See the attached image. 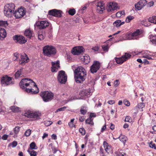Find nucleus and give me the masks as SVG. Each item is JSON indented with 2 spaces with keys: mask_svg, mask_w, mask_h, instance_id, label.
I'll list each match as a JSON object with an SVG mask.
<instances>
[{
  "mask_svg": "<svg viewBox=\"0 0 156 156\" xmlns=\"http://www.w3.org/2000/svg\"><path fill=\"white\" fill-rule=\"evenodd\" d=\"M48 13L50 15L57 17H61L62 15L61 11L56 9L49 11Z\"/></svg>",
  "mask_w": 156,
  "mask_h": 156,
  "instance_id": "nucleus-16",
  "label": "nucleus"
},
{
  "mask_svg": "<svg viewBox=\"0 0 156 156\" xmlns=\"http://www.w3.org/2000/svg\"><path fill=\"white\" fill-rule=\"evenodd\" d=\"M17 143L16 141H14L11 143H10L9 144V146H12V147H16L17 145Z\"/></svg>",
  "mask_w": 156,
  "mask_h": 156,
  "instance_id": "nucleus-49",
  "label": "nucleus"
},
{
  "mask_svg": "<svg viewBox=\"0 0 156 156\" xmlns=\"http://www.w3.org/2000/svg\"><path fill=\"white\" fill-rule=\"evenodd\" d=\"M1 82L3 86H6L14 83V81L12 80V78L7 76H3L2 78Z\"/></svg>",
  "mask_w": 156,
  "mask_h": 156,
  "instance_id": "nucleus-7",
  "label": "nucleus"
},
{
  "mask_svg": "<svg viewBox=\"0 0 156 156\" xmlns=\"http://www.w3.org/2000/svg\"><path fill=\"white\" fill-rule=\"evenodd\" d=\"M44 55L48 57L55 55L56 53V50L54 47L51 45H46L43 49Z\"/></svg>",
  "mask_w": 156,
  "mask_h": 156,
  "instance_id": "nucleus-4",
  "label": "nucleus"
},
{
  "mask_svg": "<svg viewBox=\"0 0 156 156\" xmlns=\"http://www.w3.org/2000/svg\"><path fill=\"white\" fill-rule=\"evenodd\" d=\"M7 33L5 29L0 28V40H3L6 37Z\"/></svg>",
  "mask_w": 156,
  "mask_h": 156,
  "instance_id": "nucleus-24",
  "label": "nucleus"
},
{
  "mask_svg": "<svg viewBox=\"0 0 156 156\" xmlns=\"http://www.w3.org/2000/svg\"><path fill=\"white\" fill-rule=\"evenodd\" d=\"M45 35L44 32H39L38 34V39L40 40H43L45 37Z\"/></svg>",
  "mask_w": 156,
  "mask_h": 156,
  "instance_id": "nucleus-36",
  "label": "nucleus"
},
{
  "mask_svg": "<svg viewBox=\"0 0 156 156\" xmlns=\"http://www.w3.org/2000/svg\"><path fill=\"white\" fill-rule=\"evenodd\" d=\"M14 76L15 78L16 79L20 78L24 76L23 68H21L17 70L15 73Z\"/></svg>",
  "mask_w": 156,
  "mask_h": 156,
  "instance_id": "nucleus-20",
  "label": "nucleus"
},
{
  "mask_svg": "<svg viewBox=\"0 0 156 156\" xmlns=\"http://www.w3.org/2000/svg\"><path fill=\"white\" fill-rule=\"evenodd\" d=\"M145 105L144 103H139L137 106H136L135 108H138L139 109L140 108H143L144 107Z\"/></svg>",
  "mask_w": 156,
  "mask_h": 156,
  "instance_id": "nucleus-46",
  "label": "nucleus"
},
{
  "mask_svg": "<svg viewBox=\"0 0 156 156\" xmlns=\"http://www.w3.org/2000/svg\"><path fill=\"white\" fill-rule=\"evenodd\" d=\"M8 25V23L7 21H0V26L7 27Z\"/></svg>",
  "mask_w": 156,
  "mask_h": 156,
  "instance_id": "nucleus-45",
  "label": "nucleus"
},
{
  "mask_svg": "<svg viewBox=\"0 0 156 156\" xmlns=\"http://www.w3.org/2000/svg\"><path fill=\"white\" fill-rule=\"evenodd\" d=\"M31 130L29 129H27L25 131V135L26 136H29L31 134Z\"/></svg>",
  "mask_w": 156,
  "mask_h": 156,
  "instance_id": "nucleus-51",
  "label": "nucleus"
},
{
  "mask_svg": "<svg viewBox=\"0 0 156 156\" xmlns=\"http://www.w3.org/2000/svg\"><path fill=\"white\" fill-rule=\"evenodd\" d=\"M37 148L36 144L34 142H32L30 145V147L28 149H30L31 150H36Z\"/></svg>",
  "mask_w": 156,
  "mask_h": 156,
  "instance_id": "nucleus-37",
  "label": "nucleus"
},
{
  "mask_svg": "<svg viewBox=\"0 0 156 156\" xmlns=\"http://www.w3.org/2000/svg\"><path fill=\"white\" fill-rule=\"evenodd\" d=\"M142 54V57L146 58L148 59H153L151 55H149L147 54L146 51H142L141 52Z\"/></svg>",
  "mask_w": 156,
  "mask_h": 156,
  "instance_id": "nucleus-35",
  "label": "nucleus"
},
{
  "mask_svg": "<svg viewBox=\"0 0 156 156\" xmlns=\"http://www.w3.org/2000/svg\"><path fill=\"white\" fill-rule=\"evenodd\" d=\"M32 32L29 29L25 30L24 32V35L28 38H30L32 36Z\"/></svg>",
  "mask_w": 156,
  "mask_h": 156,
  "instance_id": "nucleus-32",
  "label": "nucleus"
},
{
  "mask_svg": "<svg viewBox=\"0 0 156 156\" xmlns=\"http://www.w3.org/2000/svg\"><path fill=\"white\" fill-rule=\"evenodd\" d=\"M124 21L122 22L120 20H117L114 22L113 24L115 27H119L124 24Z\"/></svg>",
  "mask_w": 156,
  "mask_h": 156,
  "instance_id": "nucleus-27",
  "label": "nucleus"
},
{
  "mask_svg": "<svg viewBox=\"0 0 156 156\" xmlns=\"http://www.w3.org/2000/svg\"><path fill=\"white\" fill-rule=\"evenodd\" d=\"M2 102L1 100H0V113L4 112L5 110V107L4 106H2Z\"/></svg>",
  "mask_w": 156,
  "mask_h": 156,
  "instance_id": "nucleus-44",
  "label": "nucleus"
},
{
  "mask_svg": "<svg viewBox=\"0 0 156 156\" xmlns=\"http://www.w3.org/2000/svg\"><path fill=\"white\" fill-rule=\"evenodd\" d=\"M13 39L16 42L20 44H24L27 41L25 37L21 35H16L13 37Z\"/></svg>",
  "mask_w": 156,
  "mask_h": 156,
  "instance_id": "nucleus-13",
  "label": "nucleus"
},
{
  "mask_svg": "<svg viewBox=\"0 0 156 156\" xmlns=\"http://www.w3.org/2000/svg\"><path fill=\"white\" fill-rule=\"evenodd\" d=\"M69 14L71 15H74L76 13V10L74 9H71L68 11Z\"/></svg>",
  "mask_w": 156,
  "mask_h": 156,
  "instance_id": "nucleus-47",
  "label": "nucleus"
},
{
  "mask_svg": "<svg viewBox=\"0 0 156 156\" xmlns=\"http://www.w3.org/2000/svg\"><path fill=\"white\" fill-rule=\"evenodd\" d=\"M100 63L98 61H94L93 64L91 66L90 71L91 72L94 73H96L100 68Z\"/></svg>",
  "mask_w": 156,
  "mask_h": 156,
  "instance_id": "nucleus-14",
  "label": "nucleus"
},
{
  "mask_svg": "<svg viewBox=\"0 0 156 156\" xmlns=\"http://www.w3.org/2000/svg\"><path fill=\"white\" fill-rule=\"evenodd\" d=\"M87 111V108L85 106L82 107L80 109L81 113L83 115L85 114Z\"/></svg>",
  "mask_w": 156,
  "mask_h": 156,
  "instance_id": "nucleus-39",
  "label": "nucleus"
},
{
  "mask_svg": "<svg viewBox=\"0 0 156 156\" xmlns=\"http://www.w3.org/2000/svg\"><path fill=\"white\" fill-rule=\"evenodd\" d=\"M146 0H140L135 5V8L138 10L141 9L146 4Z\"/></svg>",
  "mask_w": 156,
  "mask_h": 156,
  "instance_id": "nucleus-18",
  "label": "nucleus"
},
{
  "mask_svg": "<svg viewBox=\"0 0 156 156\" xmlns=\"http://www.w3.org/2000/svg\"><path fill=\"white\" fill-rule=\"evenodd\" d=\"M83 48L82 46H76L74 47L72 50V53L74 55H79L84 51Z\"/></svg>",
  "mask_w": 156,
  "mask_h": 156,
  "instance_id": "nucleus-15",
  "label": "nucleus"
},
{
  "mask_svg": "<svg viewBox=\"0 0 156 156\" xmlns=\"http://www.w3.org/2000/svg\"><path fill=\"white\" fill-rule=\"evenodd\" d=\"M27 151L30 154V156H37V153L34 150L28 149Z\"/></svg>",
  "mask_w": 156,
  "mask_h": 156,
  "instance_id": "nucleus-33",
  "label": "nucleus"
},
{
  "mask_svg": "<svg viewBox=\"0 0 156 156\" xmlns=\"http://www.w3.org/2000/svg\"><path fill=\"white\" fill-rule=\"evenodd\" d=\"M134 19V16L131 15H129L126 18L125 22L126 23H129L132 20H133Z\"/></svg>",
  "mask_w": 156,
  "mask_h": 156,
  "instance_id": "nucleus-38",
  "label": "nucleus"
},
{
  "mask_svg": "<svg viewBox=\"0 0 156 156\" xmlns=\"http://www.w3.org/2000/svg\"><path fill=\"white\" fill-rule=\"evenodd\" d=\"M103 144L105 151L108 153H109L111 149V146L106 141L104 142Z\"/></svg>",
  "mask_w": 156,
  "mask_h": 156,
  "instance_id": "nucleus-25",
  "label": "nucleus"
},
{
  "mask_svg": "<svg viewBox=\"0 0 156 156\" xmlns=\"http://www.w3.org/2000/svg\"><path fill=\"white\" fill-rule=\"evenodd\" d=\"M52 67L51 68V71L52 72H57L60 68L59 62L58 61L56 62H51Z\"/></svg>",
  "mask_w": 156,
  "mask_h": 156,
  "instance_id": "nucleus-19",
  "label": "nucleus"
},
{
  "mask_svg": "<svg viewBox=\"0 0 156 156\" xmlns=\"http://www.w3.org/2000/svg\"><path fill=\"white\" fill-rule=\"evenodd\" d=\"M125 13L124 11L118 12L116 14V16L118 18H123L125 16Z\"/></svg>",
  "mask_w": 156,
  "mask_h": 156,
  "instance_id": "nucleus-30",
  "label": "nucleus"
},
{
  "mask_svg": "<svg viewBox=\"0 0 156 156\" xmlns=\"http://www.w3.org/2000/svg\"><path fill=\"white\" fill-rule=\"evenodd\" d=\"M66 108V107H63L60 108H59L56 110V111H55V113H57L59 111H64Z\"/></svg>",
  "mask_w": 156,
  "mask_h": 156,
  "instance_id": "nucleus-56",
  "label": "nucleus"
},
{
  "mask_svg": "<svg viewBox=\"0 0 156 156\" xmlns=\"http://www.w3.org/2000/svg\"><path fill=\"white\" fill-rule=\"evenodd\" d=\"M79 131L82 135H84L85 134V130L83 128H80Z\"/></svg>",
  "mask_w": 156,
  "mask_h": 156,
  "instance_id": "nucleus-52",
  "label": "nucleus"
},
{
  "mask_svg": "<svg viewBox=\"0 0 156 156\" xmlns=\"http://www.w3.org/2000/svg\"><path fill=\"white\" fill-rule=\"evenodd\" d=\"M150 147L156 149V145L154 143L151 142L149 144Z\"/></svg>",
  "mask_w": 156,
  "mask_h": 156,
  "instance_id": "nucleus-54",
  "label": "nucleus"
},
{
  "mask_svg": "<svg viewBox=\"0 0 156 156\" xmlns=\"http://www.w3.org/2000/svg\"><path fill=\"white\" fill-rule=\"evenodd\" d=\"M92 49L94 52H96L98 51V46H95L92 48Z\"/></svg>",
  "mask_w": 156,
  "mask_h": 156,
  "instance_id": "nucleus-60",
  "label": "nucleus"
},
{
  "mask_svg": "<svg viewBox=\"0 0 156 156\" xmlns=\"http://www.w3.org/2000/svg\"><path fill=\"white\" fill-rule=\"evenodd\" d=\"M20 130V127L19 126H16L13 129L14 133V136H13L15 138L17 136V135Z\"/></svg>",
  "mask_w": 156,
  "mask_h": 156,
  "instance_id": "nucleus-31",
  "label": "nucleus"
},
{
  "mask_svg": "<svg viewBox=\"0 0 156 156\" xmlns=\"http://www.w3.org/2000/svg\"><path fill=\"white\" fill-rule=\"evenodd\" d=\"M148 20L150 22L156 24V16L150 17Z\"/></svg>",
  "mask_w": 156,
  "mask_h": 156,
  "instance_id": "nucleus-40",
  "label": "nucleus"
},
{
  "mask_svg": "<svg viewBox=\"0 0 156 156\" xmlns=\"http://www.w3.org/2000/svg\"><path fill=\"white\" fill-rule=\"evenodd\" d=\"M24 115L29 118H33L37 119H39L41 115V114L39 111H34L28 110L25 111Z\"/></svg>",
  "mask_w": 156,
  "mask_h": 156,
  "instance_id": "nucleus-5",
  "label": "nucleus"
},
{
  "mask_svg": "<svg viewBox=\"0 0 156 156\" xmlns=\"http://www.w3.org/2000/svg\"><path fill=\"white\" fill-rule=\"evenodd\" d=\"M75 80L77 83H82L85 80L87 73L85 69L81 66H79L74 72Z\"/></svg>",
  "mask_w": 156,
  "mask_h": 156,
  "instance_id": "nucleus-2",
  "label": "nucleus"
},
{
  "mask_svg": "<svg viewBox=\"0 0 156 156\" xmlns=\"http://www.w3.org/2000/svg\"><path fill=\"white\" fill-rule=\"evenodd\" d=\"M141 32L139 30H137L136 31L132 33L133 40L138 39L141 37Z\"/></svg>",
  "mask_w": 156,
  "mask_h": 156,
  "instance_id": "nucleus-23",
  "label": "nucleus"
},
{
  "mask_svg": "<svg viewBox=\"0 0 156 156\" xmlns=\"http://www.w3.org/2000/svg\"><path fill=\"white\" fill-rule=\"evenodd\" d=\"M94 91L93 88L88 90H82L79 93L80 96V99H85L89 96L90 95L92 92Z\"/></svg>",
  "mask_w": 156,
  "mask_h": 156,
  "instance_id": "nucleus-8",
  "label": "nucleus"
},
{
  "mask_svg": "<svg viewBox=\"0 0 156 156\" xmlns=\"http://www.w3.org/2000/svg\"><path fill=\"white\" fill-rule=\"evenodd\" d=\"M131 55L127 53H125L121 57L115 58V60L117 64H121L129 58Z\"/></svg>",
  "mask_w": 156,
  "mask_h": 156,
  "instance_id": "nucleus-11",
  "label": "nucleus"
},
{
  "mask_svg": "<svg viewBox=\"0 0 156 156\" xmlns=\"http://www.w3.org/2000/svg\"><path fill=\"white\" fill-rule=\"evenodd\" d=\"M101 47L104 51L105 52H107L108 51L109 48L108 45H103Z\"/></svg>",
  "mask_w": 156,
  "mask_h": 156,
  "instance_id": "nucleus-48",
  "label": "nucleus"
},
{
  "mask_svg": "<svg viewBox=\"0 0 156 156\" xmlns=\"http://www.w3.org/2000/svg\"><path fill=\"white\" fill-rule=\"evenodd\" d=\"M96 116V115L94 113H91L90 114L89 118L92 119L93 117H95Z\"/></svg>",
  "mask_w": 156,
  "mask_h": 156,
  "instance_id": "nucleus-59",
  "label": "nucleus"
},
{
  "mask_svg": "<svg viewBox=\"0 0 156 156\" xmlns=\"http://www.w3.org/2000/svg\"><path fill=\"white\" fill-rule=\"evenodd\" d=\"M119 138L120 140L123 142V143H126L127 140V138L126 136L124 135H121L119 137Z\"/></svg>",
  "mask_w": 156,
  "mask_h": 156,
  "instance_id": "nucleus-41",
  "label": "nucleus"
},
{
  "mask_svg": "<svg viewBox=\"0 0 156 156\" xmlns=\"http://www.w3.org/2000/svg\"><path fill=\"white\" fill-rule=\"evenodd\" d=\"M20 85L22 89L31 94H35L39 92L38 89L35 83L30 79H23L20 82Z\"/></svg>",
  "mask_w": 156,
  "mask_h": 156,
  "instance_id": "nucleus-1",
  "label": "nucleus"
},
{
  "mask_svg": "<svg viewBox=\"0 0 156 156\" xmlns=\"http://www.w3.org/2000/svg\"><path fill=\"white\" fill-rule=\"evenodd\" d=\"M131 121V118L130 116H127L125 118V121L127 122H130Z\"/></svg>",
  "mask_w": 156,
  "mask_h": 156,
  "instance_id": "nucleus-58",
  "label": "nucleus"
},
{
  "mask_svg": "<svg viewBox=\"0 0 156 156\" xmlns=\"http://www.w3.org/2000/svg\"><path fill=\"white\" fill-rule=\"evenodd\" d=\"M15 5L12 3L6 4L4 6V13L5 16L10 17L14 13L15 9Z\"/></svg>",
  "mask_w": 156,
  "mask_h": 156,
  "instance_id": "nucleus-3",
  "label": "nucleus"
},
{
  "mask_svg": "<svg viewBox=\"0 0 156 156\" xmlns=\"http://www.w3.org/2000/svg\"><path fill=\"white\" fill-rule=\"evenodd\" d=\"M28 61L29 58L25 54H23L21 55V59L20 61V64L23 65L25 63L27 62Z\"/></svg>",
  "mask_w": 156,
  "mask_h": 156,
  "instance_id": "nucleus-22",
  "label": "nucleus"
},
{
  "mask_svg": "<svg viewBox=\"0 0 156 156\" xmlns=\"http://www.w3.org/2000/svg\"><path fill=\"white\" fill-rule=\"evenodd\" d=\"M106 9L108 12H112L115 10L119 9V7L116 3L114 2H110L107 5Z\"/></svg>",
  "mask_w": 156,
  "mask_h": 156,
  "instance_id": "nucleus-12",
  "label": "nucleus"
},
{
  "mask_svg": "<svg viewBox=\"0 0 156 156\" xmlns=\"http://www.w3.org/2000/svg\"><path fill=\"white\" fill-rule=\"evenodd\" d=\"M51 137L52 139L54 140H56L57 139V136L55 134H53L52 135Z\"/></svg>",
  "mask_w": 156,
  "mask_h": 156,
  "instance_id": "nucleus-63",
  "label": "nucleus"
},
{
  "mask_svg": "<svg viewBox=\"0 0 156 156\" xmlns=\"http://www.w3.org/2000/svg\"><path fill=\"white\" fill-rule=\"evenodd\" d=\"M74 119H71L70 121L69 122L68 125L70 128H72L75 127V125L73 123Z\"/></svg>",
  "mask_w": 156,
  "mask_h": 156,
  "instance_id": "nucleus-43",
  "label": "nucleus"
},
{
  "mask_svg": "<svg viewBox=\"0 0 156 156\" xmlns=\"http://www.w3.org/2000/svg\"><path fill=\"white\" fill-rule=\"evenodd\" d=\"M150 41L153 44L156 45V35H151L149 36Z\"/></svg>",
  "mask_w": 156,
  "mask_h": 156,
  "instance_id": "nucleus-29",
  "label": "nucleus"
},
{
  "mask_svg": "<svg viewBox=\"0 0 156 156\" xmlns=\"http://www.w3.org/2000/svg\"><path fill=\"white\" fill-rule=\"evenodd\" d=\"M8 135H4L2 137V138L3 140H6L8 137Z\"/></svg>",
  "mask_w": 156,
  "mask_h": 156,
  "instance_id": "nucleus-64",
  "label": "nucleus"
},
{
  "mask_svg": "<svg viewBox=\"0 0 156 156\" xmlns=\"http://www.w3.org/2000/svg\"><path fill=\"white\" fill-rule=\"evenodd\" d=\"M108 103L110 105H112L115 103V101L114 100H109L108 101Z\"/></svg>",
  "mask_w": 156,
  "mask_h": 156,
  "instance_id": "nucleus-61",
  "label": "nucleus"
},
{
  "mask_svg": "<svg viewBox=\"0 0 156 156\" xmlns=\"http://www.w3.org/2000/svg\"><path fill=\"white\" fill-rule=\"evenodd\" d=\"M123 103L127 106H129L130 105V103L126 99L124 100L123 101Z\"/></svg>",
  "mask_w": 156,
  "mask_h": 156,
  "instance_id": "nucleus-53",
  "label": "nucleus"
},
{
  "mask_svg": "<svg viewBox=\"0 0 156 156\" xmlns=\"http://www.w3.org/2000/svg\"><path fill=\"white\" fill-rule=\"evenodd\" d=\"M81 60L85 64H87L90 62V58L89 55H85L81 58Z\"/></svg>",
  "mask_w": 156,
  "mask_h": 156,
  "instance_id": "nucleus-26",
  "label": "nucleus"
},
{
  "mask_svg": "<svg viewBox=\"0 0 156 156\" xmlns=\"http://www.w3.org/2000/svg\"><path fill=\"white\" fill-rule=\"evenodd\" d=\"M67 76L65 72L62 70L60 71L58 73V80L61 83H65L67 81Z\"/></svg>",
  "mask_w": 156,
  "mask_h": 156,
  "instance_id": "nucleus-9",
  "label": "nucleus"
},
{
  "mask_svg": "<svg viewBox=\"0 0 156 156\" xmlns=\"http://www.w3.org/2000/svg\"><path fill=\"white\" fill-rule=\"evenodd\" d=\"M48 136V133H44L43 136H42V139L43 140L45 138L47 137Z\"/></svg>",
  "mask_w": 156,
  "mask_h": 156,
  "instance_id": "nucleus-62",
  "label": "nucleus"
},
{
  "mask_svg": "<svg viewBox=\"0 0 156 156\" xmlns=\"http://www.w3.org/2000/svg\"><path fill=\"white\" fill-rule=\"evenodd\" d=\"M154 4V2L153 1L149 2L147 3V6L149 7H151L153 6Z\"/></svg>",
  "mask_w": 156,
  "mask_h": 156,
  "instance_id": "nucleus-57",
  "label": "nucleus"
},
{
  "mask_svg": "<svg viewBox=\"0 0 156 156\" xmlns=\"http://www.w3.org/2000/svg\"><path fill=\"white\" fill-rule=\"evenodd\" d=\"M26 10L24 8L21 7L16 11L14 13L15 17L18 19L23 17L25 14Z\"/></svg>",
  "mask_w": 156,
  "mask_h": 156,
  "instance_id": "nucleus-10",
  "label": "nucleus"
},
{
  "mask_svg": "<svg viewBox=\"0 0 156 156\" xmlns=\"http://www.w3.org/2000/svg\"><path fill=\"white\" fill-rule=\"evenodd\" d=\"M41 96L44 102H48L53 98L54 94L51 92L46 91L42 92Z\"/></svg>",
  "mask_w": 156,
  "mask_h": 156,
  "instance_id": "nucleus-6",
  "label": "nucleus"
},
{
  "mask_svg": "<svg viewBox=\"0 0 156 156\" xmlns=\"http://www.w3.org/2000/svg\"><path fill=\"white\" fill-rule=\"evenodd\" d=\"M97 11L99 13H102L105 9L104 4L102 2H100L97 3Z\"/></svg>",
  "mask_w": 156,
  "mask_h": 156,
  "instance_id": "nucleus-21",
  "label": "nucleus"
},
{
  "mask_svg": "<svg viewBox=\"0 0 156 156\" xmlns=\"http://www.w3.org/2000/svg\"><path fill=\"white\" fill-rule=\"evenodd\" d=\"M119 81L118 80H116L114 82V86L115 87H117L119 84Z\"/></svg>",
  "mask_w": 156,
  "mask_h": 156,
  "instance_id": "nucleus-55",
  "label": "nucleus"
},
{
  "mask_svg": "<svg viewBox=\"0 0 156 156\" xmlns=\"http://www.w3.org/2000/svg\"><path fill=\"white\" fill-rule=\"evenodd\" d=\"M124 37L126 40H133L132 33H129L125 34Z\"/></svg>",
  "mask_w": 156,
  "mask_h": 156,
  "instance_id": "nucleus-34",
  "label": "nucleus"
},
{
  "mask_svg": "<svg viewBox=\"0 0 156 156\" xmlns=\"http://www.w3.org/2000/svg\"><path fill=\"white\" fill-rule=\"evenodd\" d=\"M86 123L88 124L91 126H93L94 125V123L93 122V119L90 118H88L86 120Z\"/></svg>",
  "mask_w": 156,
  "mask_h": 156,
  "instance_id": "nucleus-42",
  "label": "nucleus"
},
{
  "mask_svg": "<svg viewBox=\"0 0 156 156\" xmlns=\"http://www.w3.org/2000/svg\"><path fill=\"white\" fill-rule=\"evenodd\" d=\"M53 122L50 121H47L44 122V125L46 126H48L51 125Z\"/></svg>",
  "mask_w": 156,
  "mask_h": 156,
  "instance_id": "nucleus-50",
  "label": "nucleus"
},
{
  "mask_svg": "<svg viewBox=\"0 0 156 156\" xmlns=\"http://www.w3.org/2000/svg\"><path fill=\"white\" fill-rule=\"evenodd\" d=\"M36 25L39 29H43L48 26L49 23L47 21H42L37 23Z\"/></svg>",
  "mask_w": 156,
  "mask_h": 156,
  "instance_id": "nucleus-17",
  "label": "nucleus"
},
{
  "mask_svg": "<svg viewBox=\"0 0 156 156\" xmlns=\"http://www.w3.org/2000/svg\"><path fill=\"white\" fill-rule=\"evenodd\" d=\"M10 109L13 112L16 113L21 112L20 108L16 106H11L10 107Z\"/></svg>",
  "mask_w": 156,
  "mask_h": 156,
  "instance_id": "nucleus-28",
  "label": "nucleus"
}]
</instances>
